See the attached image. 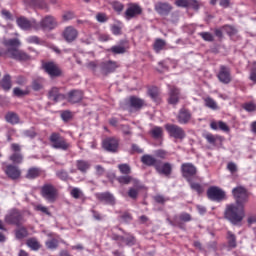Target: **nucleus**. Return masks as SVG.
Here are the masks:
<instances>
[{"mask_svg":"<svg viewBox=\"0 0 256 256\" xmlns=\"http://www.w3.org/2000/svg\"><path fill=\"white\" fill-rule=\"evenodd\" d=\"M2 45L5 48H0V57H8L9 59H14V61H29L31 59L29 54L19 49L21 47V40L18 38H4Z\"/></svg>","mask_w":256,"mask_h":256,"instance_id":"f257e3e1","label":"nucleus"},{"mask_svg":"<svg viewBox=\"0 0 256 256\" xmlns=\"http://www.w3.org/2000/svg\"><path fill=\"white\" fill-rule=\"evenodd\" d=\"M224 215L225 219L230 221L232 225H239V223L245 219V206L229 204L226 206Z\"/></svg>","mask_w":256,"mask_h":256,"instance_id":"f03ea898","label":"nucleus"},{"mask_svg":"<svg viewBox=\"0 0 256 256\" xmlns=\"http://www.w3.org/2000/svg\"><path fill=\"white\" fill-rule=\"evenodd\" d=\"M49 141L52 149H59L60 151H69V149H71V143L67 142V140L57 132H53L50 135Z\"/></svg>","mask_w":256,"mask_h":256,"instance_id":"7ed1b4c3","label":"nucleus"},{"mask_svg":"<svg viewBox=\"0 0 256 256\" xmlns=\"http://www.w3.org/2000/svg\"><path fill=\"white\" fill-rule=\"evenodd\" d=\"M40 195L48 203H55V201H57V197H59V192L53 184L45 183L40 189Z\"/></svg>","mask_w":256,"mask_h":256,"instance_id":"20e7f679","label":"nucleus"},{"mask_svg":"<svg viewBox=\"0 0 256 256\" xmlns=\"http://www.w3.org/2000/svg\"><path fill=\"white\" fill-rule=\"evenodd\" d=\"M232 195L238 207H245V204L249 202V191L243 186H237L232 189Z\"/></svg>","mask_w":256,"mask_h":256,"instance_id":"39448f33","label":"nucleus"},{"mask_svg":"<svg viewBox=\"0 0 256 256\" xmlns=\"http://www.w3.org/2000/svg\"><path fill=\"white\" fill-rule=\"evenodd\" d=\"M5 223L8 225H16V227H21L24 223L23 214L19 209L12 208L8 211L4 218Z\"/></svg>","mask_w":256,"mask_h":256,"instance_id":"423d86ee","label":"nucleus"},{"mask_svg":"<svg viewBox=\"0 0 256 256\" xmlns=\"http://www.w3.org/2000/svg\"><path fill=\"white\" fill-rule=\"evenodd\" d=\"M34 27L35 31H39V29H42V31H53L57 27V20L53 16H46L40 23L36 22Z\"/></svg>","mask_w":256,"mask_h":256,"instance_id":"0eeeda50","label":"nucleus"},{"mask_svg":"<svg viewBox=\"0 0 256 256\" xmlns=\"http://www.w3.org/2000/svg\"><path fill=\"white\" fill-rule=\"evenodd\" d=\"M166 131L169 133L170 137H174V139L183 140L187 137V133L181 126H177L175 124H166L165 125Z\"/></svg>","mask_w":256,"mask_h":256,"instance_id":"6e6552de","label":"nucleus"},{"mask_svg":"<svg viewBox=\"0 0 256 256\" xmlns=\"http://www.w3.org/2000/svg\"><path fill=\"white\" fill-rule=\"evenodd\" d=\"M181 174L186 181H191L197 175V167L193 163H183L181 165Z\"/></svg>","mask_w":256,"mask_h":256,"instance_id":"1a4fd4ad","label":"nucleus"},{"mask_svg":"<svg viewBox=\"0 0 256 256\" xmlns=\"http://www.w3.org/2000/svg\"><path fill=\"white\" fill-rule=\"evenodd\" d=\"M102 147L108 153H117L119 151V138L108 137L103 140Z\"/></svg>","mask_w":256,"mask_h":256,"instance_id":"9d476101","label":"nucleus"},{"mask_svg":"<svg viewBox=\"0 0 256 256\" xmlns=\"http://www.w3.org/2000/svg\"><path fill=\"white\" fill-rule=\"evenodd\" d=\"M216 77L220 81V83H223V85H229V83H231L232 81L231 68L225 65H221Z\"/></svg>","mask_w":256,"mask_h":256,"instance_id":"9b49d317","label":"nucleus"},{"mask_svg":"<svg viewBox=\"0 0 256 256\" xmlns=\"http://www.w3.org/2000/svg\"><path fill=\"white\" fill-rule=\"evenodd\" d=\"M207 197L210 201H223L225 199V191L217 186H211L207 190Z\"/></svg>","mask_w":256,"mask_h":256,"instance_id":"f8f14e48","label":"nucleus"},{"mask_svg":"<svg viewBox=\"0 0 256 256\" xmlns=\"http://www.w3.org/2000/svg\"><path fill=\"white\" fill-rule=\"evenodd\" d=\"M42 69H44L45 73H47L50 77H61V68L54 62H44L42 64Z\"/></svg>","mask_w":256,"mask_h":256,"instance_id":"ddd939ff","label":"nucleus"},{"mask_svg":"<svg viewBox=\"0 0 256 256\" xmlns=\"http://www.w3.org/2000/svg\"><path fill=\"white\" fill-rule=\"evenodd\" d=\"M99 70L102 75H109V73H114L118 69L119 64L115 61H105L98 64Z\"/></svg>","mask_w":256,"mask_h":256,"instance_id":"4468645a","label":"nucleus"},{"mask_svg":"<svg viewBox=\"0 0 256 256\" xmlns=\"http://www.w3.org/2000/svg\"><path fill=\"white\" fill-rule=\"evenodd\" d=\"M4 173L7 176L8 179H11L12 181H17L21 177V169H19V166H15L13 164H8L4 168Z\"/></svg>","mask_w":256,"mask_h":256,"instance_id":"2eb2a0df","label":"nucleus"},{"mask_svg":"<svg viewBox=\"0 0 256 256\" xmlns=\"http://www.w3.org/2000/svg\"><path fill=\"white\" fill-rule=\"evenodd\" d=\"M154 9L158 15H162L164 17H167L171 11H173V6L167 2H157L154 5Z\"/></svg>","mask_w":256,"mask_h":256,"instance_id":"dca6fc26","label":"nucleus"},{"mask_svg":"<svg viewBox=\"0 0 256 256\" xmlns=\"http://www.w3.org/2000/svg\"><path fill=\"white\" fill-rule=\"evenodd\" d=\"M192 117L193 116L188 109L181 108L177 115V121L180 123V125H187L191 122Z\"/></svg>","mask_w":256,"mask_h":256,"instance_id":"f3484780","label":"nucleus"},{"mask_svg":"<svg viewBox=\"0 0 256 256\" xmlns=\"http://www.w3.org/2000/svg\"><path fill=\"white\" fill-rule=\"evenodd\" d=\"M16 23L20 29H23V31H29V29H35V25H37V21L29 19L25 17H20L16 20Z\"/></svg>","mask_w":256,"mask_h":256,"instance_id":"a211bd4d","label":"nucleus"},{"mask_svg":"<svg viewBox=\"0 0 256 256\" xmlns=\"http://www.w3.org/2000/svg\"><path fill=\"white\" fill-rule=\"evenodd\" d=\"M95 197L96 199H98V201H101L106 205H115L116 203L115 196H113V194H111L110 192L96 193Z\"/></svg>","mask_w":256,"mask_h":256,"instance_id":"6ab92c4d","label":"nucleus"},{"mask_svg":"<svg viewBox=\"0 0 256 256\" xmlns=\"http://www.w3.org/2000/svg\"><path fill=\"white\" fill-rule=\"evenodd\" d=\"M155 170L157 171V173H159V175H165V177H169V175L173 173V166L169 162L162 164V162L160 161L158 162Z\"/></svg>","mask_w":256,"mask_h":256,"instance_id":"aec40b11","label":"nucleus"},{"mask_svg":"<svg viewBox=\"0 0 256 256\" xmlns=\"http://www.w3.org/2000/svg\"><path fill=\"white\" fill-rule=\"evenodd\" d=\"M180 95H181V91L179 90V88L175 86H169V98H168L169 105H177V103H179Z\"/></svg>","mask_w":256,"mask_h":256,"instance_id":"412c9836","label":"nucleus"},{"mask_svg":"<svg viewBox=\"0 0 256 256\" xmlns=\"http://www.w3.org/2000/svg\"><path fill=\"white\" fill-rule=\"evenodd\" d=\"M143 13V9H141V6L137 4H133L130 7L127 8L125 11V18L129 21L133 19V17H137V15H141Z\"/></svg>","mask_w":256,"mask_h":256,"instance_id":"4be33fe9","label":"nucleus"},{"mask_svg":"<svg viewBox=\"0 0 256 256\" xmlns=\"http://www.w3.org/2000/svg\"><path fill=\"white\" fill-rule=\"evenodd\" d=\"M77 35H79V32L73 26L66 27L63 32V37L67 43H73L77 39Z\"/></svg>","mask_w":256,"mask_h":256,"instance_id":"5701e85b","label":"nucleus"},{"mask_svg":"<svg viewBox=\"0 0 256 256\" xmlns=\"http://www.w3.org/2000/svg\"><path fill=\"white\" fill-rule=\"evenodd\" d=\"M48 98L54 103H59V101H65V94L59 92L58 87H52L48 92Z\"/></svg>","mask_w":256,"mask_h":256,"instance_id":"b1692460","label":"nucleus"},{"mask_svg":"<svg viewBox=\"0 0 256 256\" xmlns=\"http://www.w3.org/2000/svg\"><path fill=\"white\" fill-rule=\"evenodd\" d=\"M130 107L133 111H141L145 107V100L136 96H131L129 99Z\"/></svg>","mask_w":256,"mask_h":256,"instance_id":"393cba45","label":"nucleus"},{"mask_svg":"<svg viewBox=\"0 0 256 256\" xmlns=\"http://www.w3.org/2000/svg\"><path fill=\"white\" fill-rule=\"evenodd\" d=\"M160 161L161 160H157L155 157L149 154H145L141 157V162L143 165H147V167H154V169H157Z\"/></svg>","mask_w":256,"mask_h":256,"instance_id":"a878e982","label":"nucleus"},{"mask_svg":"<svg viewBox=\"0 0 256 256\" xmlns=\"http://www.w3.org/2000/svg\"><path fill=\"white\" fill-rule=\"evenodd\" d=\"M68 101L70 103H79L83 101V91L81 90H72L68 93Z\"/></svg>","mask_w":256,"mask_h":256,"instance_id":"bb28decb","label":"nucleus"},{"mask_svg":"<svg viewBox=\"0 0 256 256\" xmlns=\"http://www.w3.org/2000/svg\"><path fill=\"white\" fill-rule=\"evenodd\" d=\"M210 128L213 129V131H217L220 129V131H224V133H229V126L223 121H212L210 123Z\"/></svg>","mask_w":256,"mask_h":256,"instance_id":"cd10ccee","label":"nucleus"},{"mask_svg":"<svg viewBox=\"0 0 256 256\" xmlns=\"http://www.w3.org/2000/svg\"><path fill=\"white\" fill-rule=\"evenodd\" d=\"M149 135H151L152 139H163V128H161L160 126H154L150 131H149Z\"/></svg>","mask_w":256,"mask_h":256,"instance_id":"c85d7f7f","label":"nucleus"},{"mask_svg":"<svg viewBox=\"0 0 256 256\" xmlns=\"http://www.w3.org/2000/svg\"><path fill=\"white\" fill-rule=\"evenodd\" d=\"M76 167L78 171H80L81 173H85L86 171H89V169L91 168V163L85 160H77Z\"/></svg>","mask_w":256,"mask_h":256,"instance_id":"c756f323","label":"nucleus"},{"mask_svg":"<svg viewBox=\"0 0 256 256\" xmlns=\"http://www.w3.org/2000/svg\"><path fill=\"white\" fill-rule=\"evenodd\" d=\"M40 175H41V170L37 167H32L28 169L25 177L26 179L33 180V179H37V177H39Z\"/></svg>","mask_w":256,"mask_h":256,"instance_id":"7c9ffc66","label":"nucleus"},{"mask_svg":"<svg viewBox=\"0 0 256 256\" xmlns=\"http://www.w3.org/2000/svg\"><path fill=\"white\" fill-rule=\"evenodd\" d=\"M1 87L2 89H4V91H11V87H13V85L11 84V75L6 74L3 76L1 81Z\"/></svg>","mask_w":256,"mask_h":256,"instance_id":"2f4dec72","label":"nucleus"},{"mask_svg":"<svg viewBox=\"0 0 256 256\" xmlns=\"http://www.w3.org/2000/svg\"><path fill=\"white\" fill-rule=\"evenodd\" d=\"M167 45V42H165V40L161 39V38H157L154 42V51L156 53H161V51H163L165 49Z\"/></svg>","mask_w":256,"mask_h":256,"instance_id":"473e14b6","label":"nucleus"},{"mask_svg":"<svg viewBox=\"0 0 256 256\" xmlns=\"http://www.w3.org/2000/svg\"><path fill=\"white\" fill-rule=\"evenodd\" d=\"M5 119L7 123H10L11 125H17V123H19V115L15 112H8Z\"/></svg>","mask_w":256,"mask_h":256,"instance_id":"72a5a7b5","label":"nucleus"},{"mask_svg":"<svg viewBox=\"0 0 256 256\" xmlns=\"http://www.w3.org/2000/svg\"><path fill=\"white\" fill-rule=\"evenodd\" d=\"M9 159L14 165H21L23 163V154L21 152H14Z\"/></svg>","mask_w":256,"mask_h":256,"instance_id":"f704fd0d","label":"nucleus"},{"mask_svg":"<svg viewBox=\"0 0 256 256\" xmlns=\"http://www.w3.org/2000/svg\"><path fill=\"white\" fill-rule=\"evenodd\" d=\"M31 4L38 9L49 11V5H47V2H45V0H31Z\"/></svg>","mask_w":256,"mask_h":256,"instance_id":"c9c22d12","label":"nucleus"},{"mask_svg":"<svg viewBox=\"0 0 256 256\" xmlns=\"http://www.w3.org/2000/svg\"><path fill=\"white\" fill-rule=\"evenodd\" d=\"M228 247L235 249L237 247V237L231 231L227 233Z\"/></svg>","mask_w":256,"mask_h":256,"instance_id":"e433bc0d","label":"nucleus"},{"mask_svg":"<svg viewBox=\"0 0 256 256\" xmlns=\"http://www.w3.org/2000/svg\"><path fill=\"white\" fill-rule=\"evenodd\" d=\"M27 245L33 251H39L41 249V244L35 238H30L27 240Z\"/></svg>","mask_w":256,"mask_h":256,"instance_id":"4c0bfd02","label":"nucleus"},{"mask_svg":"<svg viewBox=\"0 0 256 256\" xmlns=\"http://www.w3.org/2000/svg\"><path fill=\"white\" fill-rule=\"evenodd\" d=\"M110 51L114 55H123V53H126L127 48L123 45H115L110 48Z\"/></svg>","mask_w":256,"mask_h":256,"instance_id":"58836bf2","label":"nucleus"},{"mask_svg":"<svg viewBox=\"0 0 256 256\" xmlns=\"http://www.w3.org/2000/svg\"><path fill=\"white\" fill-rule=\"evenodd\" d=\"M190 188L192 189V191H196L198 195H201V193H203V186H201V184L199 183H194L193 179L188 181Z\"/></svg>","mask_w":256,"mask_h":256,"instance_id":"ea45409f","label":"nucleus"},{"mask_svg":"<svg viewBox=\"0 0 256 256\" xmlns=\"http://www.w3.org/2000/svg\"><path fill=\"white\" fill-rule=\"evenodd\" d=\"M47 249H51L52 251L57 249L59 247V240L58 239H50L48 241H46L45 243Z\"/></svg>","mask_w":256,"mask_h":256,"instance_id":"a19ab883","label":"nucleus"},{"mask_svg":"<svg viewBox=\"0 0 256 256\" xmlns=\"http://www.w3.org/2000/svg\"><path fill=\"white\" fill-rule=\"evenodd\" d=\"M15 235H16V239H25V237H27L29 233L27 232V228L21 227L16 230Z\"/></svg>","mask_w":256,"mask_h":256,"instance_id":"79ce46f5","label":"nucleus"},{"mask_svg":"<svg viewBox=\"0 0 256 256\" xmlns=\"http://www.w3.org/2000/svg\"><path fill=\"white\" fill-rule=\"evenodd\" d=\"M222 30L224 33H227V35H229L230 37L233 35H237V29H235V27L231 25L222 26Z\"/></svg>","mask_w":256,"mask_h":256,"instance_id":"37998d69","label":"nucleus"},{"mask_svg":"<svg viewBox=\"0 0 256 256\" xmlns=\"http://www.w3.org/2000/svg\"><path fill=\"white\" fill-rule=\"evenodd\" d=\"M199 35L204 41H208L209 43H213V41H215V36H213L211 32H200Z\"/></svg>","mask_w":256,"mask_h":256,"instance_id":"c03bdc74","label":"nucleus"},{"mask_svg":"<svg viewBox=\"0 0 256 256\" xmlns=\"http://www.w3.org/2000/svg\"><path fill=\"white\" fill-rule=\"evenodd\" d=\"M118 169L122 175H130L131 173V166L129 164H119Z\"/></svg>","mask_w":256,"mask_h":256,"instance_id":"a18cd8bd","label":"nucleus"},{"mask_svg":"<svg viewBox=\"0 0 256 256\" xmlns=\"http://www.w3.org/2000/svg\"><path fill=\"white\" fill-rule=\"evenodd\" d=\"M203 137L210 145H215V143H217V139L219 136H215L211 133H206L203 135Z\"/></svg>","mask_w":256,"mask_h":256,"instance_id":"49530a36","label":"nucleus"},{"mask_svg":"<svg viewBox=\"0 0 256 256\" xmlns=\"http://www.w3.org/2000/svg\"><path fill=\"white\" fill-rule=\"evenodd\" d=\"M117 181L121 185H129V183H131V181H133V177L128 176V174H126L125 176L118 177Z\"/></svg>","mask_w":256,"mask_h":256,"instance_id":"de8ad7c7","label":"nucleus"},{"mask_svg":"<svg viewBox=\"0 0 256 256\" xmlns=\"http://www.w3.org/2000/svg\"><path fill=\"white\" fill-rule=\"evenodd\" d=\"M148 94L153 101H157L159 99V89L157 87L150 88L148 90Z\"/></svg>","mask_w":256,"mask_h":256,"instance_id":"09e8293b","label":"nucleus"},{"mask_svg":"<svg viewBox=\"0 0 256 256\" xmlns=\"http://www.w3.org/2000/svg\"><path fill=\"white\" fill-rule=\"evenodd\" d=\"M70 195L74 199H81V197H83V191L81 190V188H73L70 191Z\"/></svg>","mask_w":256,"mask_h":256,"instance_id":"8fccbe9b","label":"nucleus"},{"mask_svg":"<svg viewBox=\"0 0 256 256\" xmlns=\"http://www.w3.org/2000/svg\"><path fill=\"white\" fill-rule=\"evenodd\" d=\"M33 91H41L43 89V81L41 79H35L32 81Z\"/></svg>","mask_w":256,"mask_h":256,"instance_id":"3c124183","label":"nucleus"},{"mask_svg":"<svg viewBox=\"0 0 256 256\" xmlns=\"http://www.w3.org/2000/svg\"><path fill=\"white\" fill-rule=\"evenodd\" d=\"M205 105L209 109H213V110L217 109V102H215V100H213V98L211 97H208L205 99Z\"/></svg>","mask_w":256,"mask_h":256,"instance_id":"603ef678","label":"nucleus"},{"mask_svg":"<svg viewBox=\"0 0 256 256\" xmlns=\"http://www.w3.org/2000/svg\"><path fill=\"white\" fill-rule=\"evenodd\" d=\"M13 93L15 95V97H25V95H29V91L27 90H22L19 87H15L13 89Z\"/></svg>","mask_w":256,"mask_h":256,"instance_id":"864d4df0","label":"nucleus"},{"mask_svg":"<svg viewBox=\"0 0 256 256\" xmlns=\"http://www.w3.org/2000/svg\"><path fill=\"white\" fill-rule=\"evenodd\" d=\"M56 176L58 179H61V181H67L69 179V173L65 170H58Z\"/></svg>","mask_w":256,"mask_h":256,"instance_id":"5fc2aeb1","label":"nucleus"},{"mask_svg":"<svg viewBox=\"0 0 256 256\" xmlns=\"http://www.w3.org/2000/svg\"><path fill=\"white\" fill-rule=\"evenodd\" d=\"M27 43L34 44V45H42L43 42L38 36H29L26 39Z\"/></svg>","mask_w":256,"mask_h":256,"instance_id":"6e6d98bb","label":"nucleus"},{"mask_svg":"<svg viewBox=\"0 0 256 256\" xmlns=\"http://www.w3.org/2000/svg\"><path fill=\"white\" fill-rule=\"evenodd\" d=\"M15 79L16 85H20L21 87L27 85V78H25V76H16Z\"/></svg>","mask_w":256,"mask_h":256,"instance_id":"4d7b16f0","label":"nucleus"},{"mask_svg":"<svg viewBox=\"0 0 256 256\" xmlns=\"http://www.w3.org/2000/svg\"><path fill=\"white\" fill-rule=\"evenodd\" d=\"M139 191L135 188H129L128 190V197H130V199H137V197H139Z\"/></svg>","mask_w":256,"mask_h":256,"instance_id":"13d9d810","label":"nucleus"},{"mask_svg":"<svg viewBox=\"0 0 256 256\" xmlns=\"http://www.w3.org/2000/svg\"><path fill=\"white\" fill-rule=\"evenodd\" d=\"M112 7L114 9V11H116L117 13H121V11H123L124 7L123 4L121 2H113L112 3Z\"/></svg>","mask_w":256,"mask_h":256,"instance_id":"bf43d9fd","label":"nucleus"},{"mask_svg":"<svg viewBox=\"0 0 256 256\" xmlns=\"http://www.w3.org/2000/svg\"><path fill=\"white\" fill-rule=\"evenodd\" d=\"M124 243H126L128 247H133V245L136 243V240L133 235L128 234V237L125 239Z\"/></svg>","mask_w":256,"mask_h":256,"instance_id":"052dcab7","label":"nucleus"},{"mask_svg":"<svg viewBox=\"0 0 256 256\" xmlns=\"http://www.w3.org/2000/svg\"><path fill=\"white\" fill-rule=\"evenodd\" d=\"M194 9V11H199V2L197 0H188V8Z\"/></svg>","mask_w":256,"mask_h":256,"instance_id":"680f3d73","label":"nucleus"},{"mask_svg":"<svg viewBox=\"0 0 256 256\" xmlns=\"http://www.w3.org/2000/svg\"><path fill=\"white\" fill-rule=\"evenodd\" d=\"M131 183H133V187H131L132 189H137L138 191H141V189L143 188V184H141L138 179L132 178Z\"/></svg>","mask_w":256,"mask_h":256,"instance_id":"e2e57ef3","label":"nucleus"},{"mask_svg":"<svg viewBox=\"0 0 256 256\" xmlns=\"http://www.w3.org/2000/svg\"><path fill=\"white\" fill-rule=\"evenodd\" d=\"M120 217H121L123 223H131V221H133V216H131V214H129L127 212L122 214Z\"/></svg>","mask_w":256,"mask_h":256,"instance_id":"0e129e2a","label":"nucleus"},{"mask_svg":"<svg viewBox=\"0 0 256 256\" xmlns=\"http://www.w3.org/2000/svg\"><path fill=\"white\" fill-rule=\"evenodd\" d=\"M175 5L176 7H183L184 9H187L189 5V0H176Z\"/></svg>","mask_w":256,"mask_h":256,"instance_id":"69168bd1","label":"nucleus"},{"mask_svg":"<svg viewBox=\"0 0 256 256\" xmlns=\"http://www.w3.org/2000/svg\"><path fill=\"white\" fill-rule=\"evenodd\" d=\"M179 219L180 221H184L185 223H187L191 221V214L183 212L180 214Z\"/></svg>","mask_w":256,"mask_h":256,"instance_id":"338daca9","label":"nucleus"},{"mask_svg":"<svg viewBox=\"0 0 256 256\" xmlns=\"http://www.w3.org/2000/svg\"><path fill=\"white\" fill-rule=\"evenodd\" d=\"M227 169L228 171H230V173H237V164H235V162H229L227 164Z\"/></svg>","mask_w":256,"mask_h":256,"instance_id":"774afa93","label":"nucleus"}]
</instances>
